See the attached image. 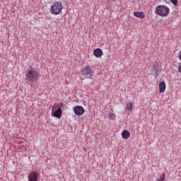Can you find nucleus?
<instances>
[{
    "instance_id": "f03ea898",
    "label": "nucleus",
    "mask_w": 181,
    "mask_h": 181,
    "mask_svg": "<svg viewBox=\"0 0 181 181\" xmlns=\"http://www.w3.org/2000/svg\"><path fill=\"white\" fill-rule=\"evenodd\" d=\"M169 12H170V10L168 6L165 5L158 6L156 8V11H155L156 15H158V16H162V18L168 16V15H169Z\"/></svg>"
},
{
    "instance_id": "39448f33",
    "label": "nucleus",
    "mask_w": 181,
    "mask_h": 181,
    "mask_svg": "<svg viewBox=\"0 0 181 181\" xmlns=\"http://www.w3.org/2000/svg\"><path fill=\"white\" fill-rule=\"evenodd\" d=\"M28 181H37V179H39V174L36 173V171L31 172L28 177Z\"/></svg>"
},
{
    "instance_id": "ddd939ff",
    "label": "nucleus",
    "mask_w": 181,
    "mask_h": 181,
    "mask_svg": "<svg viewBox=\"0 0 181 181\" xmlns=\"http://www.w3.org/2000/svg\"><path fill=\"white\" fill-rule=\"evenodd\" d=\"M108 117L110 119H115L116 115L113 112H109Z\"/></svg>"
},
{
    "instance_id": "2eb2a0df",
    "label": "nucleus",
    "mask_w": 181,
    "mask_h": 181,
    "mask_svg": "<svg viewBox=\"0 0 181 181\" xmlns=\"http://www.w3.org/2000/svg\"><path fill=\"white\" fill-rule=\"evenodd\" d=\"M173 5H177V0H170Z\"/></svg>"
},
{
    "instance_id": "dca6fc26",
    "label": "nucleus",
    "mask_w": 181,
    "mask_h": 181,
    "mask_svg": "<svg viewBox=\"0 0 181 181\" xmlns=\"http://www.w3.org/2000/svg\"><path fill=\"white\" fill-rule=\"evenodd\" d=\"M81 80H84L85 78L81 77Z\"/></svg>"
},
{
    "instance_id": "4468645a",
    "label": "nucleus",
    "mask_w": 181,
    "mask_h": 181,
    "mask_svg": "<svg viewBox=\"0 0 181 181\" xmlns=\"http://www.w3.org/2000/svg\"><path fill=\"white\" fill-rule=\"evenodd\" d=\"M165 174H163V176H160V178L158 179L157 181H163L165 180Z\"/></svg>"
},
{
    "instance_id": "20e7f679",
    "label": "nucleus",
    "mask_w": 181,
    "mask_h": 181,
    "mask_svg": "<svg viewBox=\"0 0 181 181\" xmlns=\"http://www.w3.org/2000/svg\"><path fill=\"white\" fill-rule=\"evenodd\" d=\"M81 73L82 76H85L87 78H90L93 74H94V70L90 66H86L81 69Z\"/></svg>"
},
{
    "instance_id": "f257e3e1",
    "label": "nucleus",
    "mask_w": 181,
    "mask_h": 181,
    "mask_svg": "<svg viewBox=\"0 0 181 181\" xmlns=\"http://www.w3.org/2000/svg\"><path fill=\"white\" fill-rule=\"evenodd\" d=\"M40 74L36 69L31 68L28 69L25 73L26 80L28 83H36L39 78Z\"/></svg>"
},
{
    "instance_id": "9d476101",
    "label": "nucleus",
    "mask_w": 181,
    "mask_h": 181,
    "mask_svg": "<svg viewBox=\"0 0 181 181\" xmlns=\"http://www.w3.org/2000/svg\"><path fill=\"white\" fill-rule=\"evenodd\" d=\"M134 16H136V18H139L140 19H144L145 18V13L144 12H138L135 11L134 12Z\"/></svg>"
},
{
    "instance_id": "6e6552de",
    "label": "nucleus",
    "mask_w": 181,
    "mask_h": 181,
    "mask_svg": "<svg viewBox=\"0 0 181 181\" xmlns=\"http://www.w3.org/2000/svg\"><path fill=\"white\" fill-rule=\"evenodd\" d=\"M166 90V83L165 81H161L159 83V91L162 94Z\"/></svg>"
},
{
    "instance_id": "f8f14e48",
    "label": "nucleus",
    "mask_w": 181,
    "mask_h": 181,
    "mask_svg": "<svg viewBox=\"0 0 181 181\" xmlns=\"http://www.w3.org/2000/svg\"><path fill=\"white\" fill-rule=\"evenodd\" d=\"M134 108V105H132V103H129L126 105V109L128 110L129 111L132 110Z\"/></svg>"
},
{
    "instance_id": "423d86ee",
    "label": "nucleus",
    "mask_w": 181,
    "mask_h": 181,
    "mask_svg": "<svg viewBox=\"0 0 181 181\" xmlns=\"http://www.w3.org/2000/svg\"><path fill=\"white\" fill-rule=\"evenodd\" d=\"M74 111L76 115L81 116L84 114V107L82 106H75Z\"/></svg>"
},
{
    "instance_id": "1a4fd4ad",
    "label": "nucleus",
    "mask_w": 181,
    "mask_h": 181,
    "mask_svg": "<svg viewBox=\"0 0 181 181\" xmlns=\"http://www.w3.org/2000/svg\"><path fill=\"white\" fill-rule=\"evenodd\" d=\"M93 54L95 57H101V56H103V49L100 48L94 49Z\"/></svg>"
},
{
    "instance_id": "9b49d317",
    "label": "nucleus",
    "mask_w": 181,
    "mask_h": 181,
    "mask_svg": "<svg viewBox=\"0 0 181 181\" xmlns=\"http://www.w3.org/2000/svg\"><path fill=\"white\" fill-rule=\"evenodd\" d=\"M122 138H124V139H128V138L131 136V133L127 130H124L122 132Z\"/></svg>"
},
{
    "instance_id": "7ed1b4c3",
    "label": "nucleus",
    "mask_w": 181,
    "mask_h": 181,
    "mask_svg": "<svg viewBox=\"0 0 181 181\" xmlns=\"http://www.w3.org/2000/svg\"><path fill=\"white\" fill-rule=\"evenodd\" d=\"M62 9H63V5H62V3L56 1L51 6L50 13L52 15H60Z\"/></svg>"
},
{
    "instance_id": "0eeeda50",
    "label": "nucleus",
    "mask_w": 181,
    "mask_h": 181,
    "mask_svg": "<svg viewBox=\"0 0 181 181\" xmlns=\"http://www.w3.org/2000/svg\"><path fill=\"white\" fill-rule=\"evenodd\" d=\"M62 108L59 107L55 112H54L52 116L55 117V118H59L60 119V118H62Z\"/></svg>"
}]
</instances>
